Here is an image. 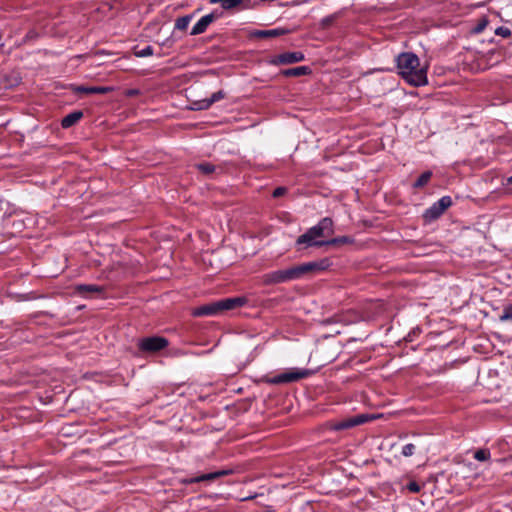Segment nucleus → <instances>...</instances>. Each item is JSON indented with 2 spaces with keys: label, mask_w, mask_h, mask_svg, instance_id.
Instances as JSON below:
<instances>
[{
  "label": "nucleus",
  "mask_w": 512,
  "mask_h": 512,
  "mask_svg": "<svg viewBox=\"0 0 512 512\" xmlns=\"http://www.w3.org/2000/svg\"><path fill=\"white\" fill-rule=\"evenodd\" d=\"M215 20L213 13L202 16L192 27L190 34L199 35L206 31L208 26Z\"/></svg>",
  "instance_id": "obj_11"
},
{
  "label": "nucleus",
  "mask_w": 512,
  "mask_h": 512,
  "mask_svg": "<svg viewBox=\"0 0 512 512\" xmlns=\"http://www.w3.org/2000/svg\"><path fill=\"white\" fill-rule=\"evenodd\" d=\"M431 176H432V172H430V171H426V172L422 173L419 176V178L415 181L414 187L415 188L423 187L424 185H426L429 182Z\"/></svg>",
  "instance_id": "obj_23"
},
{
  "label": "nucleus",
  "mask_w": 512,
  "mask_h": 512,
  "mask_svg": "<svg viewBox=\"0 0 512 512\" xmlns=\"http://www.w3.org/2000/svg\"><path fill=\"white\" fill-rule=\"evenodd\" d=\"M443 213V208L438 206L437 202H435L428 209L425 210L424 218L429 221L435 220L438 217H440Z\"/></svg>",
  "instance_id": "obj_18"
},
{
  "label": "nucleus",
  "mask_w": 512,
  "mask_h": 512,
  "mask_svg": "<svg viewBox=\"0 0 512 512\" xmlns=\"http://www.w3.org/2000/svg\"><path fill=\"white\" fill-rule=\"evenodd\" d=\"M246 300L241 297L226 298L219 301L211 302L194 308L192 315L201 316H217L224 311L232 310L236 307L244 305Z\"/></svg>",
  "instance_id": "obj_2"
},
{
  "label": "nucleus",
  "mask_w": 512,
  "mask_h": 512,
  "mask_svg": "<svg viewBox=\"0 0 512 512\" xmlns=\"http://www.w3.org/2000/svg\"><path fill=\"white\" fill-rule=\"evenodd\" d=\"M135 55L141 58L151 56L153 55V48L151 46H146L145 48L136 51Z\"/></svg>",
  "instance_id": "obj_29"
},
{
  "label": "nucleus",
  "mask_w": 512,
  "mask_h": 512,
  "mask_svg": "<svg viewBox=\"0 0 512 512\" xmlns=\"http://www.w3.org/2000/svg\"><path fill=\"white\" fill-rule=\"evenodd\" d=\"M137 94H138V90H135V89L127 91L128 96H134Z\"/></svg>",
  "instance_id": "obj_33"
},
{
  "label": "nucleus",
  "mask_w": 512,
  "mask_h": 512,
  "mask_svg": "<svg viewBox=\"0 0 512 512\" xmlns=\"http://www.w3.org/2000/svg\"><path fill=\"white\" fill-rule=\"evenodd\" d=\"M285 193V188L283 187H278L276 188L274 191H273V196L274 197H279L281 195H283Z\"/></svg>",
  "instance_id": "obj_32"
},
{
  "label": "nucleus",
  "mask_w": 512,
  "mask_h": 512,
  "mask_svg": "<svg viewBox=\"0 0 512 512\" xmlns=\"http://www.w3.org/2000/svg\"><path fill=\"white\" fill-rule=\"evenodd\" d=\"M334 223L330 217L322 218L316 225L309 228L310 233L318 240L319 238L330 236L334 233Z\"/></svg>",
  "instance_id": "obj_6"
},
{
  "label": "nucleus",
  "mask_w": 512,
  "mask_h": 512,
  "mask_svg": "<svg viewBox=\"0 0 512 512\" xmlns=\"http://www.w3.org/2000/svg\"><path fill=\"white\" fill-rule=\"evenodd\" d=\"M83 116L81 111H74L68 115H66L62 121L61 125L63 128H70L74 124H76Z\"/></svg>",
  "instance_id": "obj_17"
},
{
  "label": "nucleus",
  "mask_w": 512,
  "mask_h": 512,
  "mask_svg": "<svg viewBox=\"0 0 512 512\" xmlns=\"http://www.w3.org/2000/svg\"><path fill=\"white\" fill-rule=\"evenodd\" d=\"M308 73H310V69L307 66H299V67L290 68V69L283 71V74L285 76H293V77L306 75Z\"/></svg>",
  "instance_id": "obj_20"
},
{
  "label": "nucleus",
  "mask_w": 512,
  "mask_h": 512,
  "mask_svg": "<svg viewBox=\"0 0 512 512\" xmlns=\"http://www.w3.org/2000/svg\"><path fill=\"white\" fill-rule=\"evenodd\" d=\"M330 266L329 259L325 258L320 261L307 262L300 265H297L300 278L304 275L314 272V271H323Z\"/></svg>",
  "instance_id": "obj_7"
},
{
  "label": "nucleus",
  "mask_w": 512,
  "mask_h": 512,
  "mask_svg": "<svg viewBox=\"0 0 512 512\" xmlns=\"http://www.w3.org/2000/svg\"><path fill=\"white\" fill-rule=\"evenodd\" d=\"M168 346V340L164 337L153 336L142 338L138 342V348L142 352L155 353Z\"/></svg>",
  "instance_id": "obj_5"
},
{
  "label": "nucleus",
  "mask_w": 512,
  "mask_h": 512,
  "mask_svg": "<svg viewBox=\"0 0 512 512\" xmlns=\"http://www.w3.org/2000/svg\"><path fill=\"white\" fill-rule=\"evenodd\" d=\"M499 320L502 322L512 321V305H506L503 308L502 314L499 316Z\"/></svg>",
  "instance_id": "obj_25"
},
{
  "label": "nucleus",
  "mask_w": 512,
  "mask_h": 512,
  "mask_svg": "<svg viewBox=\"0 0 512 512\" xmlns=\"http://www.w3.org/2000/svg\"><path fill=\"white\" fill-rule=\"evenodd\" d=\"M304 60V54L299 51L285 52L278 55L274 60V64H293Z\"/></svg>",
  "instance_id": "obj_10"
},
{
  "label": "nucleus",
  "mask_w": 512,
  "mask_h": 512,
  "mask_svg": "<svg viewBox=\"0 0 512 512\" xmlns=\"http://www.w3.org/2000/svg\"><path fill=\"white\" fill-rule=\"evenodd\" d=\"M192 19V15H185L183 17H179L175 22V28L178 30H185L190 21Z\"/></svg>",
  "instance_id": "obj_22"
},
{
  "label": "nucleus",
  "mask_w": 512,
  "mask_h": 512,
  "mask_svg": "<svg viewBox=\"0 0 512 512\" xmlns=\"http://www.w3.org/2000/svg\"><path fill=\"white\" fill-rule=\"evenodd\" d=\"M196 168L203 174L209 175L214 172L215 166L210 163H200L196 165Z\"/></svg>",
  "instance_id": "obj_24"
},
{
  "label": "nucleus",
  "mask_w": 512,
  "mask_h": 512,
  "mask_svg": "<svg viewBox=\"0 0 512 512\" xmlns=\"http://www.w3.org/2000/svg\"><path fill=\"white\" fill-rule=\"evenodd\" d=\"M364 421H365L364 416H359V417H356V418L345 419V420H342V421H339V422L333 424L332 429L335 430V431L349 429L351 427H354V426H356L358 424L363 423Z\"/></svg>",
  "instance_id": "obj_13"
},
{
  "label": "nucleus",
  "mask_w": 512,
  "mask_h": 512,
  "mask_svg": "<svg viewBox=\"0 0 512 512\" xmlns=\"http://www.w3.org/2000/svg\"><path fill=\"white\" fill-rule=\"evenodd\" d=\"M102 290V287L94 284H80L75 286V292L84 297L88 294L101 293Z\"/></svg>",
  "instance_id": "obj_15"
},
{
  "label": "nucleus",
  "mask_w": 512,
  "mask_h": 512,
  "mask_svg": "<svg viewBox=\"0 0 512 512\" xmlns=\"http://www.w3.org/2000/svg\"><path fill=\"white\" fill-rule=\"evenodd\" d=\"M331 21H332V18H331V17L324 18V19H323V24H324V25H328Z\"/></svg>",
  "instance_id": "obj_34"
},
{
  "label": "nucleus",
  "mask_w": 512,
  "mask_h": 512,
  "mask_svg": "<svg viewBox=\"0 0 512 512\" xmlns=\"http://www.w3.org/2000/svg\"><path fill=\"white\" fill-rule=\"evenodd\" d=\"M415 452V445L414 444H406L402 447V452L401 454L404 456V457H410L414 454Z\"/></svg>",
  "instance_id": "obj_28"
},
{
  "label": "nucleus",
  "mask_w": 512,
  "mask_h": 512,
  "mask_svg": "<svg viewBox=\"0 0 512 512\" xmlns=\"http://www.w3.org/2000/svg\"><path fill=\"white\" fill-rule=\"evenodd\" d=\"M76 92L86 93V94H105L110 91L109 87H101V86H93V87H85L79 86L75 89Z\"/></svg>",
  "instance_id": "obj_19"
},
{
  "label": "nucleus",
  "mask_w": 512,
  "mask_h": 512,
  "mask_svg": "<svg viewBox=\"0 0 512 512\" xmlns=\"http://www.w3.org/2000/svg\"><path fill=\"white\" fill-rule=\"evenodd\" d=\"M407 489L412 493H418L421 490V486L417 482L411 481L407 484Z\"/></svg>",
  "instance_id": "obj_30"
},
{
  "label": "nucleus",
  "mask_w": 512,
  "mask_h": 512,
  "mask_svg": "<svg viewBox=\"0 0 512 512\" xmlns=\"http://www.w3.org/2000/svg\"><path fill=\"white\" fill-rule=\"evenodd\" d=\"M287 33V30L282 28H275L270 30H257L253 32V36L257 38H270V37H278Z\"/></svg>",
  "instance_id": "obj_16"
},
{
  "label": "nucleus",
  "mask_w": 512,
  "mask_h": 512,
  "mask_svg": "<svg viewBox=\"0 0 512 512\" xmlns=\"http://www.w3.org/2000/svg\"><path fill=\"white\" fill-rule=\"evenodd\" d=\"M231 471L230 470H218V471H215V472H211V473H206V474H202L198 477H195V478H191L189 480H187L186 482L187 483H198V482H202V481H212L216 478H219V477H222V476H226L228 474H230Z\"/></svg>",
  "instance_id": "obj_12"
},
{
  "label": "nucleus",
  "mask_w": 512,
  "mask_h": 512,
  "mask_svg": "<svg viewBox=\"0 0 512 512\" xmlns=\"http://www.w3.org/2000/svg\"><path fill=\"white\" fill-rule=\"evenodd\" d=\"M256 0H209L210 4H220L224 10H231L237 7L248 9L254 5Z\"/></svg>",
  "instance_id": "obj_9"
},
{
  "label": "nucleus",
  "mask_w": 512,
  "mask_h": 512,
  "mask_svg": "<svg viewBox=\"0 0 512 512\" xmlns=\"http://www.w3.org/2000/svg\"><path fill=\"white\" fill-rule=\"evenodd\" d=\"M438 206L443 208V212L452 205V199L449 196H443L437 201Z\"/></svg>",
  "instance_id": "obj_27"
},
{
  "label": "nucleus",
  "mask_w": 512,
  "mask_h": 512,
  "mask_svg": "<svg viewBox=\"0 0 512 512\" xmlns=\"http://www.w3.org/2000/svg\"><path fill=\"white\" fill-rule=\"evenodd\" d=\"M310 374L307 369H298L293 368L287 371H284L278 375H275L270 379V383L272 384H283V383H291L296 382L300 379L307 377Z\"/></svg>",
  "instance_id": "obj_4"
},
{
  "label": "nucleus",
  "mask_w": 512,
  "mask_h": 512,
  "mask_svg": "<svg viewBox=\"0 0 512 512\" xmlns=\"http://www.w3.org/2000/svg\"><path fill=\"white\" fill-rule=\"evenodd\" d=\"M397 69L401 77L411 86L420 87L428 83V65H422L418 56L403 52L397 56Z\"/></svg>",
  "instance_id": "obj_1"
},
{
  "label": "nucleus",
  "mask_w": 512,
  "mask_h": 512,
  "mask_svg": "<svg viewBox=\"0 0 512 512\" xmlns=\"http://www.w3.org/2000/svg\"><path fill=\"white\" fill-rule=\"evenodd\" d=\"M353 239L348 236H340L330 240H325L324 246L327 245H338V244H351Z\"/></svg>",
  "instance_id": "obj_21"
},
{
  "label": "nucleus",
  "mask_w": 512,
  "mask_h": 512,
  "mask_svg": "<svg viewBox=\"0 0 512 512\" xmlns=\"http://www.w3.org/2000/svg\"><path fill=\"white\" fill-rule=\"evenodd\" d=\"M495 33L497 35L502 36V37H508L511 34L510 30L508 28H506V27H499V28H497Z\"/></svg>",
  "instance_id": "obj_31"
},
{
  "label": "nucleus",
  "mask_w": 512,
  "mask_h": 512,
  "mask_svg": "<svg viewBox=\"0 0 512 512\" xmlns=\"http://www.w3.org/2000/svg\"><path fill=\"white\" fill-rule=\"evenodd\" d=\"M325 240H318L314 235L310 233L308 229L304 234L300 235L295 245L298 250L308 248V247H321L324 246Z\"/></svg>",
  "instance_id": "obj_8"
},
{
  "label": "nucleus",
  "mask_w": 512,
  "mask_h": 512,
  "mask_svg": "<svg viewBox=\"0 0 512 512\" xmlns=\"http://www.w3.org/2000/svg\"><path fill=\"white\" fill-rule=\"evenodd\" d=\"M484 26H485V24L479 25V26L475 29V30H476V32H480V31H482V30H483V28H484Z\"/></svg>",
  "instance_id": "obj_35"
},
{
  "label": "nucleus",
  "mask_w": 512,
  "mask_h": 512,
  "mask_svg": "<svg viewBox=\"0 0 512 512\" xmlns=\"http://www.w3.org/2000/svg\"><path fill=\"white\" fill-rule=\"evenodd\" d=\"M507 183L508 184H512V175L510 177L507 178Z\"/></svg>",
  "instance_id": "obj_36"
},
{
  "label": "nucleus",
  "mask_w": 512,
  "mask_h": 512,
  "mask_svg": "<svg viewBox=\"0 0 512 512\" xmlns=\"http://www.w3.org/2000/svg\"><path fill=\"white\" fill-rule=\"evenodd\" d=\"M298 279H300V275L297 265L283 270L271 271L261 276L265 285H276Z\"/></svg>",
  "instance_id": "obj_3"
},
{
  "label": "nucleus",
  "mask_w": 512,
  "mask_h": 512,
  "mask_svg": "<svg viewBox=\"0 0 512 512\" xmlns=\"http://www.w3.org/2000/svg\"><path fill=\"white\" fill-rule=\"evenodd\" d=\"M224 96H225V94L221 90L214 92L209 98H206V99H203V100H200L199 102H197L195 104L196 109H199V110L208 109L213 103L223 99Z\"/></svg>",
  "instance_id": "obj_14"
},
{
  "label": "nucleus",
  "mask_w": 512,
  "mask_h": 512,
  "mask_svg": "<svg viewBox=\"0 0 512 512\" xmlns=\"http://www.w3.org/2000/svg\"><path fill=\"white\" fill-rule=\"evenodd\" d=\"M474 458L478 461H486L490 458V452L486 449H479L474 453Z\"/></svg>",
  "instance_id": "obj_26"
}]
</instances>
